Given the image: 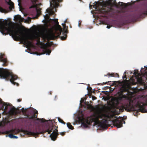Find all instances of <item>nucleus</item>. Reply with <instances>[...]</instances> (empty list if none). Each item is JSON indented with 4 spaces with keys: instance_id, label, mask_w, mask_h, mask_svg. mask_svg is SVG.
<instances>
[{
    "instance_id": "nucleus-1",
    "label": "nucleus",
    "mask_w": 147,
    "mask_h": 147,
    "mask_svg": "<svg viewBox=\"0 0 147 147\" xmlns=\"http://www.w3.org/2000/svg\"><path fill=\"white\" fill-rule=\"evenodd\" d=\"M123 107L128 111H136L137 114L139 112H147V96L142 97L140 99L135 98L133 100H130Z\"/></svg>"
},
{
    "instance_id": "nucleus-2",
    "label": "nucleus",
    "mask_w": 147,
    "mask_h": 147,
    "mask_svg": "<svg viewBox=\"0 0 147 147\" xmlns=\"http://www.w3.org/2000/svg\"><path fill=\"white\" fill-rule=\"evenodd\" d=\"M0 31L3 34H9L10 35L12 36L14 40H16L20 38L18 36H19L18 29L16 30L13 26H9L6 20L3 21L0 19Z\"/></svg>"
},
{
    "instance_id": "nucleus-3",
    "label": "nucleus",
    "mask_w": 147,
    "mask_h": 147,
    "mask_svg": "<svg viewBox=\"0 0 147 147\" xmlns=\"http://www.w3.org/2000/svg\"><path fill=\"white\" fill-rule=\"evenodd\" d=\"M56 22V24L57 25L56 27L55 30L54 32L52 30H51L48 34L49 37L51 39H53L56 37L55 34H56L57 36H60L61 32L63 31V35L61 36V39L62 40H65L67 37L66 34L68 32V30H67V26L66 27L64 24H62V25L63 27V30L61 28V26L59 25V22H58V19L53 20Z\"/></svg>"
},
{
    "instance_id": "nucleus-4",
    "label": "nucleus",
    "mask_w": 147,
    "mask_h": 147,
    "mask_svg": "<svg viewBox=\"0 0 147 147\" xmlns=\"http://www.w3.org/2000/svg\"><path fill=\"white\" fill-rule=\"evenodd\" d=\"M143 69H144V74L143 77L140 76L138 70H135L134 73V76H133L130 78L131 83L133 85L136 84L137 83L142 85L145 84L147 80V66H144L143 68L142 67L141 71Z\"/></svg>"
},
{
    "instance_id": "nucleus-5",
    "label": "nucleus",
    "mask_w": 147,
    "mask_h": 147,
    "mask_svg": "<svg viewBox=\"0 0 147 147\" xmlns=\"http://www.w3.org/2000/svg\"><path fill=\"white\" fill-rule=\"evenodd\" d=\"M105 116V115L104 113H98L94 115V117H90L91 122H94L96 125H98L99 127L102 129H107L108 127V121L105 119H102L101 121L99 120V119H102Z\"/></svg>"
},
{
    "instance_id": "nucleus-6",
    "label": "nucleus",
    "mask_w": 147,
    "mask_h": 147,
    "mask_svg": "<svg viewBox=\"0 0 147 147\" xmlns=\"http://www.w3.org/2000/svg\"><path fill=\"white\" fill-rule=\"evenodd\" d=\"M0 77L6 80H9L14 85H19L18 83L14 82L18 78V76L13 75L12 72L9 71L8 70L0 68Z\"/></svg>"
},
{
    "instance_id": "nucleus-7",
    "label": "nucleus",
    "mask_w": 147,
    "mask_h": 147,
    "mask_svg": "<svg viewBox=\"0 0 147 147\" xmlns=\"http://www.w3.org/2000/svg\"><path fill=\"white\" fill-rule=\"evenodd\" d=\"M147 15V2L143 8L137 13L128 16L127 18L132 21H136L140 18H144Z\"/></svg>"
},
{
    "instance_id": "nucleus-8",
    "label": "nucleus",
    "mask_w": 147,
    "mask_h": 147,
    "mask_svg": "<svg viewBox=\"0 0 147 147\" xmlns=\"http://www.w3.org/2000/svg\"><path fill=\"white\" fill-rule=\"evenodd\" d=\"M58 126H56L55 125L53 124L51 125L50 126L49 128L43 133L48 132V134H50L53 131V133L50 135V137L53 141H55L57 137L59 134L57 129Z\"/></svg>"
},
{
    "instance_id": "nucleus-9",
    "label": "nucleus",
    "mask_w": 147,
    "mask_h": 147,
    "mask_svg": "<svg viewBox=\"0 0 147 147\" xmlns=\"http://www.w3.org/2000/svg\"><path fill=\"white\" fill-rule=\"evenodd\" d=\"M23 115L25 116H26V118L29 119H33L34 118H36V120L39 121L43 123L46 120L45 119H39L37 117L38 114V112L37 110L35 109L34 111V113L32 115H29L27 113V110L26 109H24L22 108L21 109Z\"/></svg>"
},
{
    "instance_id": "nucleus-10",
    "label": "nucleus",
    "mask_w": 147,
    "mask_h": 147,
    "mask_svg": "<svg viewBox=\"0 0 147 147\" xmlns=\"http://www.w3.org/2000/svg\"><path fill=\"white\" fill-rule=\"evenodd\" d=\"M26 3L28 5L30 6L29 9L35 8L36 9V14L38 16H39L41 13V9L39 8H38L37 5L36 3L38 0H24Z\"/></svg>"
},
{
    "instance_id": "nucleus-11",
    "label": "nucleus",
    "mask_w": 147,
    "mask_h": 147,
    "mask_svg": "<svg viewBox=\"0 0 147 147\" xmlns=\"http://www.w3.org/2000/svg\"><path fill=\"white\" fill-rule=\"evenodd\" d=\"M62 1V0H51L50 1V4L52 9H47V12L49 14L50 16L53 15L54 14V12L53 10V8H55L59 6V3Z\"/></svg>"
},
{
    "instance_id": "nucleus-12",
    "label": "nucleus",
    "mask_w": 147,
    "mask_h": 147,
    "mask_svg": "<svg viewBox=\"0 0 147 147\" xmlns=\"http://www.w3.org/2000/svg\"><path fill=\"white\" fill-rule=\"evenodd\" d=\"M112 122L114 126L118 128H119L122 127L123 120L122 117H119L113 120Z\"/></svg>"
},
{
    "instance_id": "nucleus-13",
    "label": "nucleus",
    "mask_w": 147,
    "mask_h": 147,
    "mask_svg": "<svg viewBox=\"0 0 147 147\" xmlns=\"http://www.w3.org/2000/svg\"><path fill=\"white\" fill-rule=\"evenodd\" d=\"M5 56V55L4 54L1 53L0 55V61L3 62V66H6L8 65V63L7 58Z\"/></svg>"
},
{
    "instance_id": "nucleus-14",
    "label": "nucleus",
    "mask_w": 147,
    "mask_h": 147,
    "mask_svg": "<svg viewBox=\"0 0 147 147\" xmlns=\"http://www.w3.org/2000/svg\"><path fill=\"white\" fill-rule=\"evenodd\" d=\"M113 9L111 7L108 8L107 9L105 8H102L99 9L100 13L104 14V15L108 14L109 12L113 11Z\"/></svg>"
},
{
    "instance_id": "nucleus-15",
    "label": "nucleus",
    "mask_w": 147,
    "mask_h": 147,
    "mask_svg": "<svg viewBox=\"0 0 147 147\" xmlns=\"http://www.w3.org/2000/svg\"><path fill=\"white\" fill-rule=\"evenodd\" d=\"M115 5L117 7H121V8L123 9L125 8L127 6L126 4L122 2H119L118 4L117 3L116 1H115L114 2Z\"/></svg>"
},
{
    "instance_id": "nucleus-16",
    "label": "nucleus",
    "mask_w": 147,
    "mask_h": 147,
    "mask_svg": "<svg viewBox=\"0 0 147 147\" xmlns=\"http://www.w3.org/2000/svg\"><path fill=\"white\" fill-rule=\"evenodd\" d=\"M24 134L26 135H27L32 136L33 135H38L39 133H35L34 132H32L31 131H27L26 130H22V131Z\"/></svg>"
},
{
    "instance_id": "nucleus-17",
    "label": "nucleus",
    "mask_w": 147,
    "mask_h": 147,
    "mask_svg": "<svg viewBox=\"0 0 147 147\" xmlns=\"http://www.w3.org/2000/svg\"><path fill=\"white\" fill-rule=\"evenodd\" d=\"M92 122H91V119L90 117L89 118V119L88 118L87 119L86 121V123L82 122L81 124L82 126L83 127H84L86 128L88 127V125H90L91 124V123Z\"/></svg>"
},
{
    "instance_id": "nucleus-18",
    "label": "nucleus",
    "mask_w": 147,
    "mask_h": 147,
    "mask_svg": "<svg viewBox=\"0 0 147 147\" xmlns=\"http://www.w3.org/2000/svg\"><path fill=\"white\" fill-rule=\"evenodd\" d=\"M10 113L13 115H17L18 113V112L16 109L14 107H12L10 110Z\"/></svg>"
},
{
    "instance_id": "nucleus-19",
    "label": "nucleus",
    "mask_w": 147,
    "mask_h": 147,
    "mask_svg": "<svg viewBox=\"0 0 147 147\" xmlns=\"http://www.w3.org/2000/svg\"><path fill=\"white\" fill-rule=\"evenodd\" d=\"M21 38L23 40L24 43L28 46H31L33 45L32 42L28 40L27 39H25L22 37Z\"/></svg>"
},
{
    "instance_id": "nucleus-20",
    "label": "nucleus",
    "mask_w": 147,
    "mask_h": 147,
    "mask_svg": "<svg viewBox=\"0 0 147 147\" xmlns=\"http://www.w3.org/2000/svg\"><path fill=\"white\" fill-rule=\"evenodd\" d=\"M128 90V88L125 85L123 86L120 89V91L122 93L124 92H127Z\"/></svg>"
},
{
    "instance_id": "nucleus-21",
    "label": "nucleus",
    "mask_w": 147,
    "mask_h": 147,
    "mask_svg": "<svg viewBox=\"0 0 147 147\" xmlns=\"http://www.w3.org/2000/svg\"><path fill=\"white\" fill-rule=\"evenodd\" d=\"M43 51L44 52V54L46 53L48 55H49L51 52V51L46 47H44Z\"/></svg>"
},
{
    "instance_id": "nucleus-22",
    "label": "nucleus",
    "mask_w": 147,
    "mask_h": 147,
    "mask_svg": "<svg viewBox=\"0 0 147 147\" xmlns=\"http://www.w3.org/2000/svg\"><path fill=\"white\" fill-rule=\"evenodd\" d=\"M107 75L108 76H112V77H119V74H107Z\"/></svg>"
},
{
    "instance_id": "nucleus-23",
    "label": "nucleus",
    "mask_w": 147,
    "mask_h": 147,
    "mask_svg": "<svg viewBox=\"0 0 147 147\" xmlns=\"http://www.w3.org/2000/svg\"><path fill=\"white\" fill-rule=\"evenodd\" d=\"M16 19L17 21L20 22H22L23 18H22L21 16L20 15H18L16 17Z\"/></svg>"
},
{
    "instance_id": "nucleus-24",
    "label": "nucleus",
    "mask_w": 147,
    "mask_h": 147,
    "mask_svg": "<svg viewBox=\"0 0 147 147\" xmlns=\"http://www.w3.org/2000/svg\"><path fill=\"white\" fill-rule=\"evenodd\" d=\"M15 131V129H12L11 130L9 131H5L4 132V133H5V134H7L10 133H14Z\"/></svg>"
},
{
    "instance_id": "nucleus-25",
    "label": "nucleus",
    "mask_w": 147,
    "mask_h": 147,
    "mask_svg": "<svg viewBox=\"0 0 147 147\" xmlns=\"http://www.w3.org/2000/svg\"><path fill=\"white\" fill-rule=\"evenodd\" d=\"M9 9L10 10H11L12 9L14 8V4L12 2H11L9 4Z\"/></svg>"
},
{
    "instance_id": "nucleus-26",
    "label": "nucleus",
    "mask_w": 147,
    "mask_h": 147,
    "mask_svg": "<svg viewBox=\"0 0 147 147\" xmlns=\"http://www.w3.org/2000/svg\"><path fill=\"white\" fill-rule=\"evenodd\" d=\"M67 127H68L69 128L71 129H74V127L72 126V125L70 123H67Z\"/></svg>"
},
{
    "instance_id": "nucleus-27",
    "label": "nucleus",
    "mask_w": 147,
    "mask_h": 147,
    "mask_svg": "<svg viewBox=\"0 0 147 147\" xmlns=\"http://www.w3.org/2000/svg\"><path fill=\"white\" fill-rule=\"evenodd\" d=\"M8 136L9 137L11 138H16L17 139L18 137L17 136L13 135L12 134H11L9 135Z\"/></svg>"
},
{
    "instance_id": "nucleus-28",
    "label": "nucleus",
    "mask_w": 147,
    "mask_h": 147,
    "mask_svg": "<svg viewBox=\"0 0 147 147\" xmlns=\"http://www.w3.org/2000/svg\"><path fill=\"white\" fill-rule=\"evenodd\" d=\"M89 7L90 8H94L95 7V9H96L97 7V6L96 5V4L95 5H91V4L90 3L89 4Z\"/></svg>"
},
{
    "instance_id": "nucleus-29",
    "label": "nucleus",
    "mask_w": 147,
    "mask_h": 147,
    "mask_svg": "<svg viewBox=\"0 0 147 147\" xmlns=\"http://www.w3.org/2000/svg\"><path fill=\"white\" fill-rule=\"evenodd\" d=\"M58 120L59 122L60 123H63L64 124H65V123L64 122L63 120L61 119L59 117L58 118Z\"/></svg>"
},
{
    "instance_id": "nucleus-30",
    "label": "nucleus",
    "mask_w": 147,
    "mask_h": 147,
    "mask_svg": "<svg viewBox=\"0 0 147 147\" xmlns=\"http://www.w3.org/2000/svg\"><path fill=\"white\" fill-rule=\"evenodd\" d=\"M124 74H125L124 76H123V79L124 80V81L125 82H127V78H126V76L125 74V72L124 73Z\"/></svg>"
},
{
    "instance_id": "nucleus-31",
    "label": "nucleus",
    "mask_w": 147,
    "mask_h": 147,
    "mask_svg": "<svg viewBox=\"0 0 147 147\" xmlns=\"http://www.w3.org/2000/svg\"><path fill=\"white\" fill-rule=\"evenodd\" d=\"M0 11L2 13L6 12V11L5 9H3L2 7L0 6Z\"/></svg>"
},
{
    "instance_id": "nucleus-32",
    "label": "nucleus",
    "mask_w": 147,
    "mask_h": 147,
    "mask_svg": "<svg viewBox=\"0 0 147 147\" xmlns=\"http://www.w3.org/2000/svg\"><path fill=\"white\" fill-rule=\"evenodd\" d=\"M0 11L2 13L6 12V11L5 9H3L2 7L0 6Z\"/></svg>"
},
{
    "instance_id": "nucleus-33",
    "label": "nucleus",
    "mask_w": 147,
    "mask_h": 147,
    "mask_svg": "<svg viewBox=\"0 0 147 147\" xmlns=\"http://www.w3.org/2000/svg\"><path fill=\"white\" fill-rule=\"evenodd\" d=\"M29 39L31 40H33L36 39V37L34 36H32L30 37Z\"/></svg>"
},
{
    "instance_id": "nucleus-34",
    "label": "nucleus",
    "mask_w": 147,
    "mask_h": 147,
    "mask_svg": "<svg viewBox=\"0 0 147 147\" xmlns=\"http://www.w3.org/2000/svg\"><path fill=\"white\" fill-rule=\"evenodd\" d=\"M65 132H61L60 133V134L62 136H64L65 134Z\"/></svg>"
},
{
    "instance_id": "nucleus-35",
    "label": "nucleus",
    "mask_w": 147,
    "mask_h": 147,
    "mask_svg": "<svg viewBox=\"0 0 147 147\" xmlns=\"http://www.w3.org/2000/svg\"><path fill=\"white\" fill-rule=\"evenodd\" d=\"M92 100H96L97 99V98L96 97L94 96H92Z\"/></svg>"
},
{
    "instance_id": "nucleus-36",
    "label": "nucleus",
    "mask_w": 147,
    "mask_h": 147,
    "mask_svg": "<svg viewBox=\"0 0 147 147\" xmlns=\"http://www.w3.org/2000/svg\"><path fill=\"white\" fill-rule=\"evenodd\" d=\"M111 27V26H110V25H107V28H110Z\"/></svg>"
},
{
    "instance_id": "nucleus-37",
    "label": "nucleus",
    "mask_w": 147,
    "mask_h": 147,
    "mask_svg": "<svg viewBox=\"0 0 147 147\" xmlns=\"http://www.w3.org/2000/svg\"><path fill=\"white\" fill-rule=\"evenodd\" d=\"M22 99H19L17 100V101L18 102H20L22 101Z\"/></svg>"
},
{
    "instance_id": "nucleus-38",
    "label": "nucleus",
    "mask_w": 147,
    "mask_h": 147,
    "mask_svg": "<svg viewBox=\"0 0 147 147\" xmlns=\"http://www.w3.org/2000/svg\"><path fill=\"white\" fill-rule=\"evenodd\" d=\"M5 109H7V108L8 105H5Z\"/></svg>"
},
{
    "instance_id": "nucleus-39",
    "label": "nucleus",
    "mask_w": 147,
    "mask_h": 147,
    "mask_svg": "<svg viewBox=\"0 0 147 147\" xmlns=\"http://www.w3.org/2000/svg\"><path fill=\"white\" fill-rule=\"evenodd\" d=\"M38 42L40 43V41L39 39V40H38V42H37L36 43V45H38Z\"/></svg>"
},
{
    "instance_id": "nucleus-40",
    "label": "nucleus",
    "mask_w": 147,
    "mask_h": 147,
    "mask_svg": "<svg viewBox=\"0 0 147 147\" xmlns=\"http://www.w3.org/2000/svg\"><path fill=\"white\" fill-rule=\"evenodd\" d=\"M57 98V96H55V100H56V99Z\"/></svg>"
},
{
    "instance_id": "nucleus-41",
    "label": "nucleus",
    "mask_w": 147,
    "mask_h": 147,
    "mask_svg": "<svg viewBox=\"0 0 147 147\" xmlns=\"http://www.w3.org/2000/svg\"><path fill=\"white\" fill-rule=\"evenodd\" d=\"M2 100L1 98H0V103H2Z\"/></svg>"
},
{
    "instance_id": "nucleus-42",
    "label": "nucleus",
    "mask_w": 147,
    "mask_h": 147,
    "mask_svg": "<svg viewBox=\"0 0 147 147\" xmlns=\"http://www.w3.org/2000/svg\"><path fill=\"white\" fill-rule=\"evenodd\" d=\"M80 25H81V22H80V23H79L78 26H79V27H80Z\"/></svg>"
},
{
    "instance_id": "nucleus-43",
    "label": "nucleus",
    "mask_w": 147,
    "mask_h": 147,
    "mask_svg": "<svg viewBox=\"0 0 147 147\" xmlns=\"http://www.w3.org/2000/svg\"><path fill=\"white\" fill-rule=\"evenodd\" d=\"M89 90H92V88L91 87H90V88H89Z\"/></svg>"
},
{
    "instance_id": "nucleus-44",
    "label": "nucleus",
    "mask_w": 147,
    "mask_h": 147,
    "mask_svg": "<svg viewBox=\"0 0 147 147\" xmlns=\"http://www.w3.org/2000/svg\"><path fill=\"white\" fill-rule=\"evenodd\" d=\"M106 82L105 83V84H107V83H108V82Z\"/></svg>"
},
{
    "instance_id": "nucleus-45",
    "label": "nucleus",
    "mask_w": 147,
    "mask_h": 147,
    "mask_svg": "<svg viewBox=\"0 0 147 147\" xmlns=\"http://www.w3.org/2000/svg\"><path fill=\"white\" fill-rule=\"evenodd\" d=\"M18 133V131H16V133H15V134L17 133Z\"/></svg>"
},
{
    "instance_id": "nucleus-46",
    "label": "nucleus",
    "mask_w": 147,
    "mask_h": 147,
    "mask_svg": "<svg viewBox=\"0 0 147 147\" xmlns=\"http://www.w3.org/2000/svg\"><path fill=\"white\" fill-rule=\"evenodd\" d=\"M96 2V3H97V2H96H96Z\"/></svg>"
},
{
    "instance_id": "nucleus-47",
    "label": "nucleus",
    "mask_w": 147,
    "mask_h": 147,
    "mask_svg": "<svg viewBox=\"0 0 147 147\" xmlns=\"http://www.w3.org/2000/svg\"><path fill=\"white\" fill-rule=\"evenodd\" d=\"M80 1H81V0H79Z\"/></svg>"
}]
</instances>
